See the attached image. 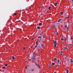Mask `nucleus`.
<instances>
[{"mask_svg":"<svg viewBox=\"0 0 73 73\" xmlns=\"http://www.w3.org/2000/svg\"><path fill=\"white\" fill-rule=\"evenodd\" d=\"M31 59L32 60H35V56L34 54H33V57L31 58Z\"/></svg>","mask_w":73,"mask_h":73,"instance_id":"1","label":"nucleus"},{"mask_svg":"<svg viewBox=\"0 0 73 73\" xmlns=\"http://www.w3.org/2000/svg\"><path fill=\"white\" fill-rule=\"evenodd\" d=\"M43 46L42 45V44H39V45L38 46V48H42V47Z\"/></svg>","mask_w":73,"mask_h":73,"instance_id":"2","label":"nucleus"},{"mask_svg":"<svg viewBox=\"0 0 73 73\" xmlns=\"http://www.w3.org/2000/svg\"><path fill=\"white\" fill-rule=\"evenodd\" d=\"M36 66H38V68H39V69L41 68L40 67V66H39V65H38V64H36Z\"/></svg>","mask_w":73,"mask_h":73,"instance_id":"3","label":"nucleus"},{"mask_svg":"<svg viewBox=\"0 0 73 73\" xmlns=\"http://www.w3.org/2000/svg\"><path fill=\"white\" fill-rule=\"evenodd\" d=\"M57 44L56 43V44H54V47H56L57 46Z\"/></svg>","mask_w":73,"mask_h":73,"instance_id":"4","label":"nucleus"},{"mask_svg":"<svg viewBox=\"0 0 73 73\" xmlns=\"http://www.w3.org/2000/svg\"><path fill=\"white\" fill-rule=\"evenodd\" d=\"M59 62H60V60L58 59V62L57 63V64H58V63H59Z\"/></svg>","mask_w":73,"mask_h":73,"instance_id":"5","label":"nucleus"},{"mask_svg":"<svg viewBox=\"0 0 73 73\" xmlns=\"http://www.w3.org/2000/svg\"><path fill=\"white\" fill-rule=\"evenodd\" d=\"M60 53L61 55H62V54L61 53H62V52L61 51L60 52Z\"/></svg>","mask_w":73,"mask_h":73,"instance_id":"6","label":"nucleus"},{"mask_svg":"<svg viewBox=\"0 0 73 73\" xmlns=\"http://www.w3.org/2000/svg\"><path fill=\"white\" fill-rule=\"evenodd\" d=\"M57 5V3H56L54 4V5H55V6H56Z\"/></svg>","mask_w":73,"mask_h":73,"instance_id":"7","label":"nucleus"},{"mask_svg":"<svg viewBox=\"0 0 73 73\" xmlns=\"http://www.w3.org/2000/svg\"><path fill=\"white\" fill-rule=\"evenodd\" d=\"M65 28H66V29H68V27H67V26H65Z\"/></svg>","mask_w":73,"mask_h":73,"instance_id":"8","label":"nucleus"},{"mask_svg":"<svg viewBox=\"0 0 73 73\" xmlns=\"http://www.w3.org/2000/svg\"><path fill=\"white\" fill-rule=\"evenodd\" d=\"M67 71H66V73H69V70H68V69H66Z\"/></svg>","mask_w":73,"mask_h":73,"instance_id":"9","label":"nucleus"},{"mask_svg":"<svg viewBox=\"0 0 73 73\" xmlns=\"http://www.w3.org/2000/svg\"><path fill=\"white\" fill-rule=\"evenodd\" d=\"M70 62H73V60L72 59H70Z\"/></svg>","mask_w":73,"mask_h":73,"instance_id":"10","label":"nucleus"},{"mask_svg":"<svg viewBox=\"0 0 73 73\" xmlns=\"http://www.w3.org/2000/svg\"><path fill=\"white\" fill-rule=\"evenodd\" d=\"M61 19H59L58 21V22H60V21H61Z\"/></svg>","mask_w":73,"mask_h":73,"instance_id":"11","label":"nucleus"},{"mask_svg":"<svg viewBox=\"0 0 73 73\" xmlns=\"http://www.w3.org/2000/svg\"><path fill=\"white\" fill-rule=\"evenodd\" d=\"M41 25H42V24H41V23H39V26H40Z\"/></svg>","mask_w":73,"mask_h":73,"instance_id":"12","label":"nucleus"},{"mask_svg":"<svg viewBox=\"0 0 73 73\" xmlns=\"http://www.w3.org/2000/svg\"><path fill=\"white\" fill-rule=\"evenodd\" d=\"M48 9H49V10H50V7H49Z\"/></svg>","mask_w":73,"mask_h":73,"instance_id":"13","label":"nucleus"},{"mask_svg":"<svg viewBox=\"0 0 73 73\" xmlns=\"http://www.w3.org/2000/svg\"><path fill=\"white\" fill-rule=\"evenodd\" d=\"M37 29H40V27H37Z\"/></svg>","mask_w":73,"mask_h":73,"instance_id":"14","label":"nucleus"},{"mask_svg":"<svg viewBox=\"0 0 73 73\" xmlns=\"http://www.w3.org/2000/svg\"><path fill=\"white\" fill-rule=\"evenodd\" d=\"M56 41H54V44H56Z\"/></svg>","mask_w":73,"mask_h":73,"instance_id":"15","label":"nucleus"},{"mask_svg":"<svg viewBox=\"0 0 73 73\" xmlns=\"http://www.w3.org/2000/svg\"><path fill=\"white\" fill-rule=\"evenodd\" d=\"M12 58H13V60H14V59H15V57L14 56H12Z\"/></svg>","mask_w":73,"mask_h":73,"instance_id":"16","label":"nucleus"},{"mask_svg":"<svg viewBox=\"0 0 73 73\" xmlns=\"http://www.w3.org/2000/svg\"><path fill=\"white\" fill-rule=\"evenodd\" d=\"M52 64L53 65H55V63H52Z\"/></svg>","mask_w":73,"mask_h":73,"instance_id":"17","label":"nucleus"},{"mask_svg":"<svg viewBox=\"0 0 73 73\" xmlns=\"http://www.w3.org/2000/svg\"><path fill=\"white\" fill-rule=\"evenodd\" d=\"M60 13L61 15H62V14L63 13V12H60Z\"/></svg>","mask_w":73,"mask_h":73,"instance_id":"18","label":"nucleus"},{"mask_svg":"<svg viewBox=\"0 0 73 73\" xmlns=\"http://www.w3.org/2000/svg\"><path fill=\"white\" fill-rule=\"evenodd\" d=\"M61 39L62 41H64V39H62V38H61Z\"/></svg>","mask_w":73,"mask_h":73,"instance_id":"19","label":"nucleus"},{"mask_svg":"<svg viewBox=\"0 0 73 73\" xmlns=\"http://www.w3.org/2000/svg\"><path fill=\"white\" fill-rule=\"evenodd\" d=\"M7 65H8V64H5V65L6 66H7Z\"/></svg>","mask_w":73,"mask_h":73,"instance_id":"20","label":"nucleus"},{"mask_svg":"<svg viewBox=\"0 0 73 73\" xmlns=\"http://www.w3.org/2000/svg\"><path fill=\"white\" fill-rule=\"evenodd\" d=\"M3 69H5V67H4V66H3Z\"/></svg>","mask_w":73,"mask_h":73,"instance_id":"21","label":"nucleus"},{"mask_svg":"<svg viewBox=\"0 0 73 73\" xmlns=\"http://www.w3.org/2000/svg\"><path fill=\"white\" fill-rule=\"evenodd\" d=\"M34 69H33L31 71H32L33 72V71H34Z\"/></svg>","mask_w":73,"mask_h":73,"instance_id":"22","label":"nucleus"},{"mask_svg":"<svg viewBox=\"0 0 73 73\" xmlns=\"http://www.w3.org/2000/svg\"><path fill=\"white\" fill-rule=\"evenodd\" d=\"M57 60V59L56 58H54V61H55V60Z\"/></svg>","mask_w":73,"mask_h":73,"instance_id":"23","label":"nucleus"},{"mask_svg":"<svg viewBox=\"0 0 73 73\" xmlns=\"http://www.w3.org/2000/svg\"><path fill=\"white\" fill-rule=\"evenodd\" d=\"M50 65H49V66H48V68H50Z\"/></svg>","mask_w":73,"mask_h":73,"instance_id":"24","label":"nucleus"},{"mask_svg":"<svg viewBox=\"0 0 73 73\" xmlns=\"http://www.w3.org/2000/svg\"><path fill=\"white\" fill-rule=\"evenodd\" d=\"M41 36H40L39 37H38V38H41Z\"/></svg>","mask_w":73,"mask_h":73,"instance_id":"25","label":"nucleus"},{"mask_svg":"<svg viewBox=\"0 0 73 73\" xmlns=\"http://www.w3.org/2000/svg\"><path fill=\"white\" fill-rule=\"evenodd\" d=\"M56 34L57 35H58V32L56 33Z\"/></svg>","mask_w":73,"mask_h":73,"instance_id":"26","label":"nucleus"},{"mask_svg":"<svg viewBox=\"0 0 73 73\" xmlns=\"http://www.w3.org/2000/svg\"><path fill=\"white\" fill-rule=\"evenodd\" d=\"M16 13H14V15H16Z\"/></svg>","mask_w":73,"mask_h":73,"instance_id":"27","label":"nucleus"},{"mask_svg":"<svg viewBox=\"0 0 73 73\" xmlns=\"http://www.w3.org/2000/svg\"><path fill=\"white\" fill-rule=\"evenodd\" d=\"M40 41H42V40L41 39H40Z\"/></svg>","mask_w":73,"mask_h":73,"instance_id":"28","label":"nucleus"},{"mask_svg":"<svg viewBox=\"0 0 73 73\" xmlns=\"http://www.w3.org/2000/svg\"><path fill=\"white\" fill-rule=\"evenodd\" d=\"M69 45H72V44H69Z\"/></svg>","mask_w":73,"mask_h":73,"instance_id":"29","label":"nucleus"},{"mask_svg":"<svg viewBox=\"0 0 73 73\" xmlns=\"http://www.w3.org/2000/svg\"><path fill=\"white\" fill-rule=\"evenodd\" d=\"M25 69H27V66L25 67Z\"/></svg>","mask_w":73,"mask_h":73,"instance_id":"30","label":"nucleus"},{"mask_svg":"<svg viewBox=\"0 0 73 73\" xmlns=\"http://www.w3.org/2000/svg\"><path fill=\"white\" fill-rule=\"evenodd\" d=\"M38 43V41H36V43Z\"/></svg>","mask_w":73,"mask_h":73,"instance_id":"31","label":"nucleus"},{"mask_svg":"<svg viewBox=\"0 0 73 73\" xmlns=\"http://www.w3.org/2000/svg\"><path fill=\"white\" fill-rule=\"evenodd\" d=\"M37 46H35V48H37Z\"/></svg>","mask_w":73,"mask_h":73,"instance_id":"32","label":"nucleus"},{"mask_svg":"<svg viewBox=\"0 0 73 73\" xmlns=\"http://www.w3.org/2000/svg\"><path fill=\"white\" fill-rule=\"evenodd\" d=\"M25 60H27V58H25Z\"/></svg>","mask_w":73,"mask_h":73,"instance_id":"33","label":"nucleus"},{"mask_svg":"<svg viewBox=\"0 0 73 73\" xmlns=\"http://www.w3.org/2000/svg\"><path fill=\"white\" fill-rule=\"evenodd\" d=\"M69 17H67V19H69Z\"/></svg>","mask_w":73,"mask_h":73,"instance_id":"34","label":"nucleus"},{"mask_svg":"<svg viewBox=\"0 0 73 73\" xmlns=\"http://www.w3.org/2000/svg\"><path fill=\"white\" fill-rule=\"evenodd\" d=\"M65 48L66 49H67V47H66V48Z\"/></svg>","mask_w":73,"mask_h":73,"instance_id":"35","label":"nucleus"},{"mask_svg":"<svg viewBox=\"0 0 73 73\" xmlns=\"http://www.w3.org/2000/svg\"><path fill=\"white\" fill-rule=\"evenodd\" d=\"M72 2H73V0H72Z\"/></svg>","mask_w":73,"mask_h":73,"instance_id":"36","label":"nucleus"},{"mask_svg":"<svg viewBox=\"0 0 73 73\" xmlns=\"http://www.w3.org/2000/svg\"><path fill=\"white\" fill-rule=\"evenodd\" d=\"M23 49L25 50V47H24Z\"/></svg>","mask_w":73,"mask_h":73,"instance_id":"37","label":"nucleus"},{"mask_svg":"<svg viewBox=\"0 0 73 73\" xmlns=\"http://www.w3.org/2000/svg\"><path fill=\"white\" fill-rule=\"evenodd\" d=\"M40 36H41V34H40Z\"/></svg>","mask_w":73,"mask_h":73,"instance_id":"38","label":"nucleus"},{"mask_svg":"<svg viewBox=\"0 0 73 73\" xmlns=\"http://www.w3.org/2000/svg\"><path fill=\"white\" fill-rule=\"evenodd\" d=\"M43 38H45V37L44 36H43Z\"/></svg>","mask_w":73,"mask_h":73,"instance_id":"39","label":"nucleus"},{"mask_svg":"<svg viewBox=\"0 0 73 73\" xmlns=\"http://www.w3.org/2000/svg\"><path fill=\"white\" fill-rule=\"evenodd\" d=\"M65 58L66 59V58H67L66 57H65Z\"/></svg>","mask_w":73,"mask_h":73,"instance_id":"40","label":"nucleus"},{"mask_svg":"<svg viewBox=\"0 0 73 73\" xmlns=\"http://www.w3.org/2000/svg\"><path fill=\"white\" fill-rule=\"evenodd\" d=\"M72 39H73V38H71V40H72Z\"/></svg>","mask_w":73,"mask_h":73,"instance_id":"41","label":"nucleus"},{"mask_svg":"<svg viewBox=\"0 0 73 73\" xmlns=\"http://www.w3.org/2000/svg\"><path fill=\"white\" fill-rule=\"evenodd\" d=\"M36 45H38V43H36Z\"/></svg>","mask_w":73,"mask_h":73,"instance_id":"42","label":"nucleus"},{"mask_svg":"<svg viewBox=\"0 0 73 73\" xmlns=\"http://www.w3.org/2000/svg\"><path fill=\"white\" fill-rule=\"evenodd\" d=\"M64 50H66V48H64Z\"/></svg>","mask_w":73,"mask_h":73,"instance_id":"43","label":"nucleus"},{"mask_svg":"<svg viewBox=\"0 0 73 73\" xmlns=\"http://www.w3.org/2000/svg\"><path fill=\"white\" fill-rule=\"evenodd\" d=\"M54 73H56V72H54Z\"/></svg>","mask_w":73,"mask_h":73,"instance_id":"44","label":"nucleus"},{"mask_svg":"<svg viewBox=\"0 0 73 73\" xmlns=\"http://www.w3.org/2000/svg\"><path fill=\"white\" fill-rule=\"evenodd\" d=\"M66 40V39H65L64 40Z\"/></svg>","mask_w":73,"mask_h":73,"instance_id":"45","label":"nucleus"},{"mask_svg":"<svg viewBox=\"0 0 73 73\" xmlns=\"http://www.w3.org/2000/svg\"><path fill=\"white\" fill-rule=\"evenodd\" d=\"M4 49L5 50V48H4Z\"/></svg>","mask_w":73,"mask_h":73,"instance_id":"46","label":"nucleus"},{"mask_svg":"<svg viewBox=\"0 0 73 73\" xmlns=\"http://www.w3.org/2000/svg\"><path fill=\"white\" fill-rule=\"evenodd\" d=\"M64 48H65V47H64Z\"/></svg>","mask_w":73,"mask_h":73,"instance_id":"47","label":"nucleus"},{"mask_svg":"<svg viewBox=\"0 0 73 73\" xmlns=\"http://www.w3.org/2000/svg\"><path fill=\"white\" fill-rule=\"evenodd\" d=\"M41 53H42V51H41Z\"/></svg>","mask_w":73,"mask_h":73,"instance_id":"48","label":"nucleus"},{"mask_svg":"<svg viewBox=\"0 0 73 73\" xmlns=\"http://www.w3.org/2000/svg\"><path fill=\"white\" fill-rule=\"evenodd\" d=\"M54 28L55 29V28Z\"/></svg>","mask_w":73,"mask_h":73,"instance_id":"49","label":"nucleus"}]
</instances>
